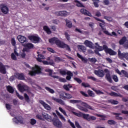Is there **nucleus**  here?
I'll return each instance as SVG.
<instances>
[{"label":"nucleus","instance_id":"nucleus-23","mask_svg":"<svg viewBox=\"0 0 128 128\" xmlns=\"http://www.w3.org/2000/svg\"><path fill=\"white\" fill-rule=\"evenodd\" d=\"M126 52L122 53L120 50H118V57L120 60H122V58H126Z\"/></svg>","mask_w":128,"mask_h":128},{"label":"nucleus","instance_id":"nucleus-55","mask_svg":"<svg viewBox=\"0 0 128 128\" xmlns=\"http://www.w3.org/2000/svg\"><path fill=\"white\" fill-rule=\"evenodd\" d=\"M68 122L70 124V126L72 128H76V126H74V124L72 122H71L70 120H68Z\"/></svg>","mask_w":128,"mask_h":128},{"label":"nucleus","instance_id":"nucleus-32","mask_svg":"<svg viewBox=\"0 0 128 128\" xmlns=\"http://www.w3.org/2000/svg\"><path fill=\"white\" fill-rule=\"evenodd\" d=\"M66 26L68 28H72V22L70 20H66Z\"/></svg>","mask_w":128,"mask_h":128},{"label":"nucleus","instance_id":"nucleus-46","mask_svg":"<svg viewBox=\"0 0 128 128\" xmlns=\"http://www.w3.org/2000/svg\"><path fill=\"white\" fill-rule=\"evenodd\" d=\"M64 34L67 40H68V41L70 40V35L68 33V32H65Z\"/></svg>","mask_w":128,"mask_h":128},{"label":"nucleus","instance_id":"nucleus-34","mask_svg":"<svg viewBox=\"0 0 128 128\" xmlns=\"http://www.w3.org/2000/svg\"><path fill=\"white\" fill-rule=\"evenodd\" d=\"M82 106H85V108H88V110H94V108H92V106L88 105L86 102H83L82 103Z\"/></svg>","mask_w":128,"mask_h":128},{"label":"nucleus","instance_id":"nucleus-61","mask_svg":"<svg viewBox=\"0 0 128 128\" xmlns=\"http://www.w3.org/2000/svg\"><path fill=\"white\" fill-rule=\"evenodd\" d=\"M6 110H10L12 108V105H10V104H6Z\"/></svg>","mask_w":128,"mask_h":128},{"label":"nucleus","instance_id":"nucleus-62","mask_svg":"<svg viewBox=\"0 0 128 128\" xmlns=\"http://www.w3.org/2000/svg\"><path fill=\"white\" fill-rule=\"evenodd\" d=\"M80 50H82L83 52H86V47L82 46H80Z\"/></svg>","mask_w":128,"mask_h":128},{"label":"nucleus","instance_id":"nucleus-45","mask_svg":"<svg viewBox=\"0 0 128 128\" xmlns=\"http://www.w3.org/2000/svg\"><path fill=\"white\" fill-rule=\"evenodd\" d=\"M59 110L63 114L66 116H68V114H66V112L64 110L62 107H59L58 108Z\"/></svg>","mask_w":128,"mask_h":128},{"label":"nucleus","instance_id":"nucleus-16","mask_svg":"<svg viewBox=\"0 0 128 128\" xmlns=\"http://www.w3.org/2000/svg\"><path fill=\"white\" fill-rule=\"evenodd\" d=\"M0 72L2 74H6V66L4 65L2 62H0Z\"/></svg>","mask_w":128,"mask_h":128},{"label":"nucleus","instance_id":"nucleus-6","mask_svg":"<svg viewBox=\"0 0 128 128\" xmlns=\"http://www.w3.org/2000/svg\"><path fill=\"white\" fill-rule=\"evenodd\" d=\"M82 116L84 120H86L90 122V120H96V118L94 116H90L89 114H85L84 113H82Z\"/></svg>","mask_w":128,"mask_h":128},{"label":"nucleus","instance_id":"nucleus-18","mask_svg":"<svg viewBox=\"0 0 128 128\" xmlns=\"http://www.w3.org/2000/svg\"><path fill=\"white\" fill-rule=\"evenodd\" d=\"M105 52H106V54H108L110 56H116V52L111 48H108V46L106 50H105Z\"/></svg>","mask_w":128,"mask_h":128},{"label":"nucleus","instance_id":"nucleus-25","mask_svg":"<svg viewBox=\"0 0 128 128\" xmlns=\"http://www.w3.org/2000/svg\"><path fill=\"white\" fill-rule=\"evenodd\" d=\"M52 100L56 102H58V104H62V106H64V102L61 99L58 98H53Z\"/></svg>","mask_w":128,"mask_h":128},{"label":"nucleus","instance_id":"nucleus-54","mask_svg":"<svg viewBox=\"0 0 128 128\" xmlns=\"http://www.w3.org/2000/svg\"><path fill=\"white\" fill-rule=\"evenodd\" d=\"M82 86L84 88H90V84H88V83H85V82L82 83Z\"/></svg>","mask_w":128,"mask_h":128},{"label":"nucleus","instance_id":"nucleus-33","mask_svg":"<svg viewBox=\"0 0 128 128\" xmlns=\"http://www.w3.org/2000/svg\"><path fill=\"white\" fill-rule=\"evenodd\" d=\"M76 56L78 58L82 60V62H84L86 63L88 62V60H86V58H84L82 56V55H80L78 52L76 53Z\"/></svg>","mask_w":128,"mask_h":128},{"label":"nucleus","instance_id":"nucleus-1","mask_svg":"<svg viewBox=\"0 0 128 128\" xmlns=\"http://www.w3.org/2000/svg\"><path fill=\"white\" fill-rule=\"evenodd\" d=\"M28 38L33 44H38L40 42V38L38 35H31L28 36Z\"/></svg>","mask_w":128,"mask_h":128},{"label":"nucleus","instance_id":"nucleus-11","mask_svg":"<svg viewBox=\"0 0 128 128\" xmlns=\"http://www.w3.org/2000/svg\"><path fill=\"white\" fill-rule=\"evenodd\" d=\"M18 90L20 92H24L26 90H28V87L26 85H22V84H18Z\"/></svg>","mask_w":128,"mask_h":128},{"label":"nucleus","instance_id":"nucleus-42","mask_svg":"<svg viewBox=\"0 0 128 128\" xmlns=\"http://www.w3.org/2000/svg\"><path fill=\"white\" fill-rule=\"evenodd\" d=\"M88 60L90 62H92L93 64H96V62H98V60H96V58H88Z\"/></svg>","mask_w":128,"mask_h":128},{"label":"nucleus","instance_id":"nucleus-31","mask_svg":"<svg viewBox=\"0 0 128 128\" xmlns=\"http://www.w3.org/2000/svg\"><path fill=\"white\" fill-rule=\"evenodd\" d=\"M44 30L46 32V34H52V31L50 30V29L48 28V26H44L43 27Z\"/></svg>","mask_w":128,"mask_h":128},{"label":"nucleus","instance_id":"nucleus-22","mask_svg":"<svg viewBox=\"0 0 128 128\" xmlns=\"http://www.w3.org/2000/svg\"><path fill=\"white\" fill-rule=\"evenodd\" d=\"M15 76L18 80H24V75L23 73H16Z\"/></svg>","mask_w":128,"mask_h":128},{"label":"nucleus","instance_id":"nucleus-37","mask_svg":"<svg viewBox=\"0 0 128 128\" xmlns=\"http://www.w3.org/2000/svg\"><path fill=\"white\" fill-rule=\"evenodd\" d=\"M6 89L8 92L10 94H14V88H12L10 86H7Z\"/></svg>","mask_w":128,"mask_h":128},{"label":"nucleus","instance_id":"nucleus-19","mask_svg":"<svg viewBox=\"0 0 128 128\" xmlns=\"http://www.w3.org/2000/svg\"><path fill=\"white\" fill-rule=\"evenodd\" d=\"M80 12L82 14H84V16H88L92 17V14L88 10H86L85 8H82L80 10Z\"/></svg>","mask_w":128,"mask_h":128},{"label":"nucleus","instance_id":"nucleus-49","mask_svg":"<svg viewBox=\"0 0 128 128\" xmlns=\"http://www.w3.org/2000/svg\"><path fill=\"white\" fill-rule=\"evenodd\" d=\"M30 124L32 126H34L36 124V120L34 118H31L30 120Z\"/></svg>","mask_w":128,"mask_h":128},{"label":"nucleus","instance_id":"nucleus-21","mask_svg":"<svg viewBox=\"0 0 128 128\" xmlns=\"http://www.w3.org/2000/svg\"><path fill=\"white\" fill-rule=\"evenodd\" d=\"M94 74H96V76H99V78H104V73L102 70H96L94 71Z\"/></svg>","mask_w":128,"mask_h":128},{"label":"nucleus","instance_id":"nucleus-5","mask_svg":"<svg viewBox=\"0 0 128 128\" xmlns=\"http://www.w3.org/2000/svg\"><path fill=\"white\" fill-rule=\"evenodd\" d=\"M22 46H23L24 47L22 50L23 52H28V50H32V48H34V44L30 43V42L24 43V44H22Z\"/></svg>","mask_w":128,"mask_h":128},{"label":"nucleus","instance_id":"nucleus-20","mask_svg":"<svg viewBox=\"0 0 128 128\" xmlns=\"http://www.w3.org/2000/svg\"><path fill=\"white\" fill-rule=\"evenodd\" d=\"M42 116L43 118L48 122H52V116H49L48 114L46 113L42 114Z\"/></svg>","mask_w":128,"mask_h":128},{"label":"nucleus","instance_id":"nucleus-48","mask_svg":"<svg viewBox=\"0 0 128 128\" xmlns=\"http://www.w3.org/2000/svg\"><path fill=\"white\" fill-rule=\"evenodd\" d=\"M109 95L110 96H120V95H118V93L114 92L109 93Z\"/></svg>","mask_w":128,"mask_h":128},{"label":"nucleus","instance_id":"nucleus-51","mask_svg":"<svg viewBox=\"0 0 128 128\" xmlns=\"http://www.w3.org/2000/svg\"><path fill=\"white\" fill-rule=\"evenodd\" d=\"M11 44L13 46H16V39L14 38H12L11 39Z\"/></svg>","mask_w":128,"mask_h":128},{"label":"nucleus","instance_id":"nucleus-2","mask_svg":"<svg viewBox=\"0 0 128 128\" xmlns=\"http://www.w3.org/2000/svg\"><path fill=\"white\" fill-rule=\"evenodd\" d=\"M107 46H108L106 45H104L103 46H98V47L96 48V50H94V53L96 54H98V56H102V54L98 52H102L104 50L106 52Z\"/></svg>","mask_w":128,"mask_h":128},{"label":"nucleus","instance_id":"nucleus-14","mask_svg":"<svg viewBox=\"0 0 128 128\" xmlns=\"http://www.w3.org/2000/svg\"><path fill=\"white\" fill-rule=\"evenodd\" d=\"M18 40L20 42L21 44H24V42H26L28 40H26V36H22V35H19L17 37Z\"/></svg>","mask_w":128,"mask_h":128},{"label":"nucleus","instance_id":"nucleus-63","mask_svg":"<svg viewBox=\"0 0 128 128\" xmlns=\"http://www.w3.org/2000/svg\"><path fill=\"white\" fill-rule=\"evenodd\" d=\"M75 126L77 128H82V126L80 125V123H78V122H76V121L75 122Z\"/></svg>","mask_w":128,"mask_h":128},{"label":"nucleus","instance_id":"nucleus-13","mask_svg":"<svg viewBox=\"0 0 128 128\" xmlns=\"http://www.w3.org/2000/svg\"><path fill=\"white\" fill-rule=\"evenodd\" d=\"M59 48H66V50H68V52H71L70 47L68 44H66L64 42H61L60 44V45L59 46Z\"/></svg>","mask_w":128,"mask_h":128},{"label":"nucleus","instance_id":"nucleus-8","mask_svg":"<svg viewBox=\"0 0 128 128\" xmlns=\"http://www.w3.org/2000/svg\"><path fill=\"white\" fill-rule=\"evenodd\" d=\"M87 92L88 94L84 92V91H80V94H81L83 96H85V98H88L89 96H94V92L92 91V90H88Z\"/></svg>","mask_w":128,"mask_h":128},{"label":"nucleus","instance_id":"nucleus-43","mask_svg":"<svg viewBox=\"0 0 128 128\" xmlns=\"http://www.w3.org/2000/svg\"><path fill=\"white\" fill-rule=\"evenodd\" d=\"M45 90H48V92H49L50 94H54V90L50 88L49 87H45Z\"/></svg>","mask_w":128,"mask_h":128},{"label":"nucleus","instance_id":"nucleus-60","mask_svg":"<svg viewBox=\"0 0 128 128\" xmlns=\"http://www.w3.org/2000/svg\"><path fill=\"white\" fill-rule=\"evenodd\" d=\"M74 80L77 82H78V84H82V80H80V78H74Z\"/></svg>","mask_w":128,"mask_h":128},{"label":"nucleus","instance_id":"nucleus-44","mask_svg":"<svg viewBox=\"0 0 128 128\" xmlns=\"http://www.w3.org/2000/svg\"><path fill=\"white\" fill-rule=\"evenodd\" d=\"M112 78L115 82H118V78L116 74H114L112 76Z\"/></svg>","mask_w":128,"mask_h":128},{"label":"nucleus","instance_id":"nucleus-56","mask_svg":"<svg viewBox=\"0 0 128 128\" xmlns=\"http://www.w3.org/2000/svg\"><path fill=\"white\" fill-rule=\"evenodd\" d=\"M29 74L30 76H36V72H34V70H32V71H30Z\"/></svg>","mask_w":128,"mask_h":128},{"label":"nucleus","instance_id":"nucleus-27","mask_svg":"<svg viewBox=\"0 0 128 128\" xmlns=\"http://www.w3.org/2000/svg\"><path fill=\"white\" fill-rule=\"evenodd\" d=\"M67 75L68 76H66V80H70L72 77L74 76V74L70 71H68Z\"/></svg>","mask_w":128,"mask_h":128},{"label":"nucleus","instance_id":"nucleus-15","mask_svg":"<svg viewBox=\"0 0 128 128\" xmlns=\"http://www.w3.org/2000/svg\"><path fill=\"white\" fill-rule=\"evenodd\" d=\"M54 14H56V16H68V12L64 10L56 12H54Z\"/></svg>","mask_w":128,"mask_h":128},{"label":"nucleus","instance_id":"nucleus-36","mask_svg":"<svg viewBox=\"0 0 128 128\" xmlns=\"http://www.w3.org/2000/svg\"><path fill=\"white\" fill-rule=\"evenodd\" d=\"M74 2H76V6L78 8H84V6L78 0H74Z\"/></svg>","mask_w":128,"mask_h":128},{"label":"nucleus","instance_id":"nucleus-17","mask_svg":"<svg viewBox=\"0 0 128 128\" xmlns=\"http://www.w3.org/2000/svg\"><path fill=\"white\" fill-rule=\"evenodd\" d=\"M32 70L35 72L36 74H42V68L38 65H36L34 68H32Z\"/></svg>","mask_w":128,"mask_h":128},{"label":"nucleus","instance_id":"nucleus-28","mask_svg":"<svg viewBox=\"0 0 128 128\" xmlns=\"http://www.w3.org/2000/svg\"><path fill=\"white\" fill-rule=\"evenodd\" d=\"M126 42V36H123L120 40L119 44L120 46H122V44H124V42Z\"/></svg>","mask_w":128,"mask_h":128},{"label":"nucleus","instance_id":"nucleus-52","mask_svg":"<svg viewBox=\"0 0 128 128\" xmlns=\"http://www.w3.org/2000/svg\"><path fill=\"white\" fill-rule=\"evenodd\" d=\"M66 100H70L72 98V94L68 93H66Z\"/></svg>","mask_w":128,"mask_h":128},{"label":"nucleus","instance_id":"nucleus-39","mask_svg":"<svg viewBox=\"0 0 128 128\" xmlns=\"http://www.w3.org/2000/svg\"><path fill=\"white\" fill-rule=\"evenodd\" d=\"M78 108H79V110H82V112H88V108L82 106H78Z\"/></svg>","mask_w":128,"mask_h":128},{"label":"nucleus","instance_id":"nucleus-64","mask_svg":"<svg viewBox=\"0 0 128 128\" xmlns=\"http://www.w3.org/2000/svg\"><path fill=\"white\" fill-rule=\"evenodd\" d=\"M59 82H66V80L64 78H59Z\"/></svg>","mask_w":128,"mask_h":128},{"label":"nucleus","instance_id":"nucleus-57","mask_svg":"<svg viewBox=\"0 0 128 128\" xmlns=\"http://www.w3.org/2000/svg\"><path fill=\"white\" fill-rule=\"evenodd\" d=\"M94 20H97V22H102V24H106V22H104V20H102L96 17H94Z\"/></svg>","mask_w":128,"mask_h":128},{"label":"nucleus","instance_id":"nucleus-41","mask_svg":"<svg viewBox=\"0 0 128 128\" xmlns=\"http://www.w3.org/2000/svg\"><path fill=\"white\" fill-rule=\"evenodd\" d=\"M68 72H70V70H61L60 71V74H61L62 76H66V74H68Z\"/></svg>","mask_w":128,"mask_h":128},{"label":"nucleus","instance_id":"nucleus-7","mask_svg":"<svg viewBox=\"0 0 128 128\" xmlns=\"http://www.w3.org/2000/svg\"><path fill=\"white\" fill-rule=\"evenodd\" d=\"M52 122L54 126H56V128H61L62 126V122L58 118H54L52 119Z\"/></svg>","mask_w":128,"mask_h":128},{"label":"nucleus","instance_id":"nucleus-24","mask_svg":"<svg viewBox=\"0 0 128 128\" xmlns=\"http://www.w3.org/2000/svg\"><path fill=\"white\" fill-rule=\"evenodd\" d=\"M84 44L90 48H92V42L88 40H86L84 42Z\"/></svg>","mask_w":128,"mask_h":128},{"label":"nucleus","instance_id":"nucleus-53","mask_svg":"<svg viewBox=\"0 0 128 128\" xmlns=\"http://www.w3.org/2000/svg\"><path fill=\"white\" fill-rule=\"evenodd\" d=\"M104 20H108V22H112V18L110 16H104Z\"/></svg>","mask_w":128,"mask_h":128},{"label":"nucleus","instance_id":"nucleus-12","mask_svg":"<svg viewBox=\"0 0 128 128\" xmlns=\"http://www.w3.org/2000/svg\"><path fill=\"white\" fill-rule=\"evenodd\" d=\"M39 102L44 106L45 110H52V107H50L48 104H46L44 101L42 100H40Z\"/></svg>","mask_w":128,"mask_h":128},{"label":"nucleus","instance_id":"nucleus-47","mask_svg":"<svg viewBox=\"0 0 128 128\" xmlns=\"http://www.w3.org/2000/svg\"><path fill=\"white\" fill-rule=\"evenodd\" d=\"M92 90H94V92H96V94H104V92L100 91V90H96V89L93 88Z\"/></svg>","mask_w":128,"mask_h":128},{"label":"nucleus","instance_id":"nucleus-58","mask_svg":"<svg viewBox=\"0 0 128 128\" xmlns=\"http://www.w3.org/2000/svg\"><path fill=\"white\" fill-rule=\"evenodd\" d=\"M24 98H25V100L26 102H28L30 100V97L28 96V94H24Z\"/></svg>","mask_w":128,"mask_h":128},{"label":"nucleus","instance_id":"nucleus-3","mask_svg":"<svg viewBox=\"0 0 128 128\" xmlns=\"http://www.w3.org/2000/svg\"><path fill=\"white\" fill-rule=\"evenodd\" d=\"M48 42L51 44H56V46L59 48L62 41L58 40V38L54 37L48 40Z\"/></svg>","mask_w":128,"mask_h":128},{"label":"nucleus","instance_id":"nucleus-9","mask_svg":"<svg viewBox=\"0 0 128 128\" xmlns=\"http://www.w3.org/2000/svg\"><path fill=\"white\" fill-rule=\"evenodd\" d=\"M13 122L18 124H24V118L20 116H18V117L15 116L12 118Z\"/></svg>","mask_w":128,"mask_h":128},{"label":"nucleus","instance_id":"nucleus-29","mask_svg":"<svg viewBox=\"0 0 128 128\" xmlns=\"http://www.w3.org/2000/svg\"><path fill=\"white\" fill-rule=\"evenodd\" d=\"M66 93L64 92H61L60 94V98H62V100H66Z\"/></svg>","mask_w":128,"mask_h":128},{"label":"nucleus","instance_id":"nucleus-38","mask_svg":"<svg viewBox=\"0 0 128 128\" xmlns=\"http://www.w3.org/2000/svg\"><path fill=\"white\" fill-rule=\"evenodd\" d=\"M108 102L109 104H118V101L116 100H108Z\"/></svg>","mask_w":128,"mask_h":128},{"label":"nucleus","instance_id":"nucleus-10","mask_svg":"<svg viewBox=\"0 0 128 128\" xmlns=\"http://www.w3.org/2000/svg\"><path fill=\"white\" fill-rule=\"evenodd\" d=\"M104 72H107L105 76L106 80H107V82H108L110 84H112V76H110V72L108 71V70L105 69L104 70Z\"/></svg>","mask_w":128,"mask_h":128},{"label":"nucleus","instance_id":"nucleus-59","mask_svg":"<svg viewBox=\"0 0 128 128\" xmlns=\"http://www.w3.org/2000/svg\"><path fill=\"white\" fill-rule=\"evenodd\" d=\"M11 58L13 60H17L16 56V55L14 53H12L11 54Z\"/></svg>","mask_w":128,"mask_h":128},{"label":"nucleus","instance_id":"nucleus-35","mask_svg":"<svg viewBox=\"0 0 128 128\" xmlns=\"http://www.w3.org/2000/svg\"><path fill=\"white\" fill-rule=\"evenodd\" d=\"M56 114L57 116H59L60 118L62 120H64V122H66V118H64V116L60 114V112L58 110H56Z\"/></svg>","mask_w":128,"mask_h":128},{"label":"nucleus","instance_id":"nucleus-40","mask_svg":"<svg viewBox=\"0 0 128 128\" xmlns=\"http://www.w3.org/2000/svg\"><path fill=\"white\" fill-rule=\"evenodd\" d=\"M69 102L70 104H80L82 102V100H69Z\"/></svg>","mask_w":128,"mask_h":128},{"label":"nucleus","instance_id":"nucleus-26","mask_svg":"<svg viewBox=\"0 0 128 128\" xmlns=\"http://www.w3.org/2000/svg\"><path fill=\"white\" fill-rule=\"evenodd\" d=\"M113 114L114 116H116L115 118H116V120H122V117L120 116L121 114L120 113L113 112Z\"/></svg>","mask_w":128,"mask_h":128},{"label":"nucleus","instance_id":"nucleus-4","mask_svg":"<svg viewBox=\"0 0 128 128\" xmlns=\"http://www.w3.org/2000/svg\"><path fill=\"white\" fill-rule=\"evenodd\" d=\"M0 10L4 14H8L10 12V8L8 6V4H0Z\"/></svg>","mask_w":128,"mask_h":128},{"label":"nucleus","instance_id":"nucleus-50","mask_svg":"<svg viewBox=\"0 0 128 128\" xmlns=\"http://www.w3.org/2000/svg\"><path fill=\"white\" fill-rule=\"evenodd\" d=\"M108 124L112 125V124H116V122L114 120H108Z\"/></svg>","mask_w":128,"mask_h":128},{"label":"nucleus","instance_id":"nucleus-30","mask_svg":"<svg viewBox=\"0 0 128 128\" xmlns=\"http://www.w3.org/2000/svg\"><path fill=\"white\" fill-rule=\"evenodd\" d=\"M44 30L46 32V34H52V31L50 30V29L48 28V26H44L43 27Z\"/></svg>","mask_w":128,"mask_h":128}]
</instances>
